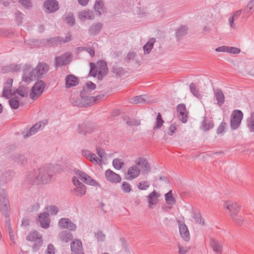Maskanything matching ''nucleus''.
<instances>
[{"label": "nucleus", "mask_w": 254, "mask_h": 254, "mask_svg": "<svg viewBox=\"0 0 254 254\" xmlns=\"http://www.w3.org/2000/svg\"><path fill=\"white\" fill-rule=\"evenodd\" d=\"M38 131V130L35 128H33V126H32L27 131V133L26 134H24L23 135L24 138H27L29 136H31V135H32L34 134H35Z\"/></svg>", "instance_id": "nucleus-64"}, {"label": "nucleus", "mask_w": 254, "mask_h": 254, "mask_svg": "<svg viewBox=\"0 0 254 254\" xmlns=\"http://www.w3.org/2000/svg\"><path fill=\"white\" fill-rule=\"evenodd\" d=\"M90 70L89 75L95 77L98 74V68L96 65L94 63H90Z\"/></svg>", "instance_id": "nucleus-50"}, {"label": "nucleus", "mask_w": 254, "mask_h": 254, "mask_svg": "<svg viewBox=\"0 0 254 254\" xmlns=\"http://www.w3.org/2000/svg\"><path fill=\"white\" fill-rule=\"evenodd\" d=\"M0 211L6 218L5 222L9 223L10 205L6 192L3 190L0 191Z\"/></svg>", "instance_id": "nucleus-3"}, {"label": "nucleus", "mask_w": 254, "mask_h": 254, "mask_svg": "<svg viewBox=\"0 0 254 254\" xmlns=\"http://www.w3.org/2000/svg\"><path fill=\"white\" fill-rule=\"evenodd\" d=\"M112 70V72L115 73L117 76L119 77H121L125 73L124 68L122 67L118 66L117 65H113Z\"/></svg>", "instance_id": "nucleus-44"}, {"label": "nucleus", "mask_w": 254, "mask_h": 254, "mask_svg": "<svg viewBox=\"0 0 254 254\" xmlns=\"http://www.w3.org/2000/svg\"><path fill=\"white\" fill-rule=\"evenodd\" d=\"M202 128L204 131L208 130L214 127L213 123L211 121L206 120L204 118L202 124Z\"/></svg>", "instance_id": "nucleus-46"}, {"label": "nucleus", "mask_w": 254, "mask_h": 254, "mask_svg": "<svg viewBox=\"0 0 254 254\" xmlns=\"http://www.w3.org/2000/svg\"><path fill=\"white\" fill-rule=\"evenodd\" d=\"M179 232L182 239L186 242H189L190 240V235L187 225L182 222L178 221Z\"/></svg>", "instance_id": "nucleus-10"}, {"label": "nucleus", "mask_w": 254, "mask_h": 254, "mask_svg": "<svg viewBox=\"0 0 254 254\" xmlns=\"http://www.w3.org/2000/svg\"><path fill=\"white\" fill-rule=\"evenodd\" d=\"M44 6L48 13H54L59 9V2L56 0H47L44 3Z\"/></svg>", "instance_id": "nucleus-7"}, {"label": "nucleus", "mask_w": 254, "mask_h": 254, "mask_svg": "<svg viewBox=\"0 0 254 254\" xmlns=\"http://www.w3.org/2000/svg\"><path fill=\"white\" fill-rule=\"evenodd\" d=\"M83 103H85L83 107H87L89 106H92L95 103V100H94V97L93 96H87L85 95L83 96Z\"/></svg>", "instance_id": "nucleus-36"}, {"label": "nucleus", "mask_w": 254, "mask_h": 254, "mask_svg": "<svg viewBox=\"0 0 254 254\" xmlns=\"http://www.w3.org/2000/svg\"><path fill=\"white\" fill-rule=\"evenodd\" d=\"M42 237L36 231L30 232L26 236V240L28 241L34 242L39 239H41Z\"/></svg>", "instance_id": "nucleus-32"}, {"label": "nucleus", "mask_w": 254, "mask_h": 254, "mask_svg": "<svg viewBox=\"0 0 254 254\" xmlns=\"http://www.w3.org/2000/svg\"><path fill=\"white\" fill-rule=\"evenodd\" d=\"M95 236L98 241H103L105 238V235L101 230H98L95 233Z\"/></svg>", "instance_id": "nucleus-60"}, {"label": "nucleus", "mask_w": 254, "mask_h": 254, "mask_svg": "<svg viewBox=\"0 0 254 254\" xmlns=\"http://www.w3.org/2000/svg\"><path fill=\"white\" fill-rule=\"evenodd\" d=\"M18 94L20 96L23 97H26L28 95V89L26 87H19L15 91H14L13 94Z\"/></svg>", "instance_id": "nucleus-41"}, {"label": "nucleus", "mask_w": 254, "mask_h": 254, "mask_svg": "<svg viewBox=\"0 0 254 254\" xmlns=\"http://www.w3.org/2000/svg\"><path fill=\"white\" fill-rule=\"evenodd\" d=\"M18 2L25 9H31L33 7L32 0H18Z\"/></svg>", "instance_id": "nucleus-47"}, {"label": "nucleus", "mask_w": 254, "mask_h": 254, "mask_svg": "<svg viewBox=\"0 0 254 254\" xmlns=\"http://www.w3.org/2000/svg\"><path fill=\"white\" fill-rule=\"evenodd\" d=\"M13 172L12 171L5 172L0 176V185L6 183L11 179Z\"/></svg>", "instance_id": "nucleus-34"}, {"label": "nucleus", "mask_w": 254, "mask_h": 254, "mask_svg": "<svg viewBox=\"0 0 254 254\" xmlns=\"http://www.w3.org/2000/svg\"><path fill=\"white\" fill-rule=\"evenodd\" d=\"M243 117V114L240 110H234L231 115L230 121L231 127L232 129H237L240 125Z\"/></svg>", "instance_id": "nucleus-5"}, {"label": "nucleus", "mask_w": 254, "mask_h": 254, "mask_svg": "<svg viewBox=\"0 0 254 254\" xmlns=\"http://www.w3.org/2000/svg\"><path fill=\"white\" fill-rule=\"evenodd\" d=\"M210 244L216 254H222V245L220 242L216 240L214 238H210Z\"/></svg>", "instance_id": "nucleus-16"}, {"label": "nucleus", "mask_w": 254, "mask_h": 254, "mask_svg": "<svg viewBox=\"0 0 254 254\" xmlns=\"http://www.w3.org/2000/svg\"><path fill=\"white\" fill-rule=\"evenodd\" d=\"M71 55L69 53H66L61 56L56 57V66H62L69 64L71 62Z\"/></svg>", "instance_id": "nucleus-6"}, {"label": "nucleus", "mask_w": 254, "mask_h": 254, "mask_svg": "<svg viewBox=\"0 0 254 254\" xmlns=\"http://www.w3.org/2000/svg\"><path fill=\"white\" fill-rule=\"evenodd\" d=\"M46 83L42 80H38L34 83L30 92L29 96L33 100L38 99L43 93Z\"/></svg>", "instance_id": "nucleus-4"}, {"label": "nucleus", "mask_w": 254, "mask_h": 254, "mask_svg": "<svg viewBox=\"0 0 254 254\" xmlns=\"http://www.w3.org/2000/svg\"><path fill=\"white\" fill-rule=\"evenodd\" d=\"M149 187V183L147 181H142L140 182L138 185V188L141 190H146Z\"/></svg>", "instance_id": "nucleus-61"}, {"label": "nucleus", "mask_w": 254, "mask_h": 254, "mask_svg": "<svg viewBox=\"0 0 254 254\" xmlns=\"http://www.w3.org/2000/svg\"><path fill=\"white\" fill-rule=\"evenodd\" d=\"M64 18L65 22L71 26H73L75 24L74 15L73 13L71 12L66 13L64 15Z\"/></svg>", "instance_id": "nucleus-37"}, {"label": "nucleus", "mask_w": 254, "mask_h": 254, "mask_svg": "<svg viewBox=\"0 0 254 254\" xmlns=\"http://www.w3.org/2000/svg\"><path fill=\"white\" fill-rule=\"evenodd\" d=\"M165 199L168 204L174 205L176 203V199L173 196L172 190H170L165 194Z\"/></svg>", "instance_id": "nucleus-38"}, {"label": "nucleus", "mask_w": 254, "mask_h": 254, "mask_svg": "<svg viewBox=\"0 0 254 254\" xmlns=\"http://www.w3.org/2000/svg\"><path fill=\"white\" fill-rule=\"evenodd\" d=\"M164 120L162 119V115L160 113H158L156 118L155 126H154L153 129L155 130L156 129L160 128L163 125Z\"/></svg>", "instance_id": "nucleus-39"}, {"label": "nucleus", "mask_w": 254, "mask_h": 254, "mask_svg": "<svg viewBox=\"0 0 254 254\" xmlns=\"http://www.w3.org/2000/svg\"><path fill=\"white\" fill-rule=\"evenodd\" d=\"M98 68V78L102 79L108 73V68L106 63L103 60L99 61L96 64Z\"/></svg>", "instance_id": "nucleus-8"}, {"label": "nucleus", "mask_w": 254, "mask_h": 254, "mask_svg": "<svg viewBox=\"0 0 254 254\" xmlns=\"http://www.w3.org/2000/svg\"><path fill=\"white\" fill-rule=\"evenodd\" d=\"M155 42V39L154 38L150 39V40L143 47L145 54H148L151 51L153 48L154 44Z\"/></svg>", "instance_id": "nucleus-33"}, {"label": "nucleus", "mask_w": 254, "mask_h": 254, "mask_svg": "<svg viewBox=\"0 0 254 254\" xmlns=\"http://www.w3.org/2000/svg\"><path fill=\"white\" fill-rule=\"evenodd\" d=\"M231 217L233 222L237 226H242L245 222V219L244 216L243 215L232 213V216Z\"/></svg>", "instance_id": "nucleus-27"}, {"label": "nucleus", "mask_w": 254, "mask_h": 254, "mask_svg": "<svg viewBox=\"0 0 254 254\" xmlns=\"http://www.w3.org/2000/svg\"><path fill=\"white\" fill-rule=\"evenodd\" d=\"M247 126L251 132H254V112L252 113L251 117L248 119Z\"/></svg>", "instance_id": "nucleus-45"}, {"label": "nucleus", "mask_w": 254, "mask_h": 254, "mask_svg": "<svg viewBox=\"0 0 254 254\" xmlns=\"http://www.w3.org/2000/svg\"><path fill=\"white\" fill-rule=\"evenodd\" d=\"M24 14L19 11H17L15 13V19L18 25L22 23L23 16Z\"/></svg>", "instance_id": "nucleus-57"}, {"label": "nucleus", "mask_w": 254, "mask_h": 254, "mask_svg": "<svg viewBox=\"0 0 254 254\" xmlns=\"http://www.w3.org/2000/svg\"><path fill=\"white\" fill-rule=\"evenodd\" d=\"M57 39V37L46 39L45 40L44 44L45 45L48 46H56L58 44Z\"/></svg>", "instance_id": "nucleus-49"}, {"label": "nucleus", "mask_w": 254, "mask_h": 254, "mask_svg": "<svg viewBox=\"0 0 254 254\" xmlns=\"http://www.w3.org/2000/svg\"><path fill=\"white\" fill-rule=\"evenodd\" d=\"M84 94L80 93V96L77 95H72L70 97V102L73 106H78L79 107H83L85 103L83 104V96Z\"/></svg>", "instance_id": "nucleus-20"}, {"label": "nucleus", "mask_w": 254, "mask_h": 254, "mask_svg": "<svg viewBox=\"0 0 254 254\" xmlns=\"http://www.w3.org/2000/svg\"><path fill=\"white\" fill-rule=\"evenodd\" d=\"M224 207L229 210L231 216L232 213L238 214L240 210V207L237 203L231 201L225 202Z\"/></svg>", "instance_id": "nucleus-14"}, {"label": "nucleus", "mask_w": 254, "mask_h": 254, "mask_svg": "<svg viewBox=\"0 0 254 254\" xmlns=\"http://www.w3.org/2000/svg\"><path fill=\"white\" fill-rule=\"evenodd\" d=\"M137 164L141 167L142 169V174L147 173L151 169L150 165L147 160L143 157L138 158V161Z\"/></svg>", "instance_id": "nucleus-18"}, {"label": "nucleus", "mask_w": 254, "mask_h": 254, "mask_svg": "<svg viewBox=\"0 0 254 254\" xmlns=\"http://www.w3.org/2000/svg\"><path fill=\"white\" fill-rule=\"evenodd\" d=\"M193 218L195 222L200 225H204L205 224L203 218L201 217L200 213H194L193 215Z\"/></svg>", "instance_id": "nucleus-52"}, {"label": "nucleus", "mask_w": 254, "mask_h": 254, "mask_svg": "<svg viewBox=\"0 0 254 254\" xmlns=\"http://www.w3.org/2000/svg\"><path fill=\"white\" fill-rule=\"evenodd\" d=\"M188 28L186 26L180 27L176 31V37L178 40H181L188 32Z\"/></svg>", "instance_id": "nucleus-30"}, {"label": "nucleus", "mask_w": 254, "mask_h": 254, "mask_svg": "<svg viewBox=\"0 0 254 254\" xmlns=\"http://www.w3.org/2000/svg\"><path fill=\"white\" fill-rule=\"evenodd\" d=\"M55 175L54 171L49 167H44L38 170L29 172L26 176L25 181L30 185L47 184L50 182Z\"/></svg>", "instance_id": "nucleus-1"}, {"label": "nucleus", "mask_w": 254, "mask_h": 254, "mask_svg": "<svg viewBox=\"0 0 254 254\" xmlns=\"http://www.w3.org/2000/svg\"><path fill=\"white\" fill-rule=\"evenodd\" d=\"M57 42H58V44H65L66 43H67L68 42H69L70 41H71V36L70 34H67L65 38H63V37H59V36H58L57 37Z\"/></svg>", "instance_id": "nucleus-48"}, {"label": "nucleus", "mask_w": 254, "mask_h": 254, "mask_svg": "<svg viewBox=\"0 0 254 254\" xmlns=\"http://www.w3.org/2000/svg\"><path fill=\"white\" fill-rule=\"evenodd\" d=\"M94 8L96 12H98V15H101L102 13L104 12V3L102 0H97L94 5Z\"/></svg>", "instance_id": "nucleus-29"}, {"label": "nucleus", "mask_w": 254, "mask_h": 254, "mask_svg": "<svg viewBox=\"0 0 254 254\" xmlns=\"http://www.w3.org/2000/svg\"><path fill=\"white\" fill-rule=\"evenodd\" d=\"M94 130V127L89 123H82L78 126V132L80 134H86L91 133Z\"/></svg>", "instance_id": "nucleus-13"}, {"label": "nucleus", "mask_w": 254, "mask_h": 254, "mask_svg": "<svg viewBox=\"0 0 254 254\" xmlns=\"http://www.w3.org/2000/svg\"><path fill=\"white\" fill-rule=\"evenodd\" d=\"M13 160L21 164H24L26 162V159L25 156L21 154H15L13 157Z\"/></svg>", "instance_id": "nucleus-51"}, {"label": "nucleus", "mask_w": 254, "mask_h": 254, "mask_svg": "<svg viewBox=\"0 0 254 254\" xmlns=\"http://www.w3.org/2000/svg\"><path fill=\"white\" fill-rule=\"evenodd\" d=\"M59 237L61 241L64 243H68L73 239L72 234L66 230L63 231L60 233Z\"/></svg>", "instance_id": "nucleus-23"}, {"label": "nucleus", "mask_w": 254, "mask_h": 254, "mask_svg": "<svg viewBox=\"0 0 254 254\" xmlns=\"http://www.w3.org/2000/svg\"><path fill=\"white\" fill-rule=\"evenodd\" d=\"M48 216L49 213L47 212L40 213L39 215V221L42 228L46 229L49 227L50 221Z\"/></svg>", "instance_id": "nucleus-17"}, {"label": "nucleus", "mask_w": 254, "mask_h": 254, "mask_svg": "<svg viewBox=\"0 0 254 254\" xmlns=\"http://www.w3.org/2000/svg\"><path fill=\"white\" fill-rule=\"evenodd\" d=\"M214 96L217 101V104L220 107L225 102V96L221 89L219 88L214 90Z\"/></svg>", "instance_id": "nucleus-22"}, {"label": "nucleus", "mask_w": 254, "mask_h": 254, "mask_svg": "<svg viewBox=\"0 0 254 254\" xmlns=\"http://www.w3.org/2000/svg\"><path fill=\"white\" fill-rule=\"evenodd\" d=\"M178 248L179 254H186L190 249V247H183L179 244L178 245Z\"/></svg>", "instance_id": "nucleus-63"}, {"label": "nucleus", "mask_w": 254, "mask_h": 254, "mask_svg": "<svg viewBox=\"0 0 254 254\" xmlns=\"http://www.w3.org/2000/svg\"><path fill=\"white\" fill-rule=\"evenodd\" d=\"M121 189L124 192L128 193L131 190V187L128 183L127 182H123Z\"/></svg>", "instance_id": "nucleus-56"}, {"label": "nucleus", "mask_w": 254, "mask_h": 254, "mask_svg": "<svg viewBox=\"0 0 254 254\" xmlns=\"http://www.w3.org/2000/svg\"><path fill=\"white\" fill-rule=\"evenodd\" d=\"M70 248L71 253L83 250L81 242L79 240H75L71 243Z\"/></svg>", "instance_id": "nucleus-31"}, {"label": "nucleus", "mask_w": 254, "mask_h": 254, "mask_svg": "<svg viewBox=\"0 0 254 254\" xmlns=\"http://www.w3.org/2000/svg\"><path fill=\"white\" fill-rule=\"evenodd\" d=\"M254 9V0H251L247 4L244 10L247 13H249Z\"/></svg>", "instance_id": "nucleus-62"}, {"label": "nucleus", "mask_w": 254, "mask_h": 254, "mask_svg": "<svg viewBox=\"0 0 254 254\" xmlns=\"http://www.w3.org/2000/svg\"><path fill=\"white\" fill-rule=\"evenodd\" d=\"M96 85L91 81L88 82L81 91V94L90 93L96 89Z\"/></svg>", "instance_id": "nucleus-26"}, {"label": "nucleus", "mask_w": 254, "mask_h": 254, "mask_svg": "<svg viewBox=\"0 0 254 254\" xmlns=\"http://www.w3.org/2000/svg\"><path fill=\"white\" fill-rule=\"evenodd\" d=\"M35 243L32 246V250L34 252H37L40 250V248L43 245V239L42 238L41 239H39L37 241H34Z\"/></svg>", "instance_id": "nucleus-55"}, {"label": "nucleus", "mask_w": 254, "mask_h": 254, "mask_svg": "<svg viewBox=\"0 0 254 254\" xmlns=\"http://www.w3.org/2000/svg\"><path fill=\"white\" fill-rule=\"evenodd\" d=\"M86 190V186L83 184H81V185L75 186V188L71 190V192L74 195L82 197L85 194Z\"/></svg>", "instance_id": "nucleus-21"}, {"label": "nucleus", "mask_w": 254, "mask_h": 254, "mask_svg": "<svg viewBox=\"0 0 254 254\" xmlns=\"http://www.w3.org/2000/svg\"><path fill=\"white\" fill-rule=\"evenodd\" d=\"M124 165V162L120 159L116 158L114 159L113 161V165L114 167L116 169H121Z\"/></svg>", "instance_id": "nucleus-54"}, {"label": "nucleus", "mask_w": 254, "mask_h": 254, "mask_svg": "<svg viewBox=\"0 0 254 254\" xmlns=\"http://www.w3.org/2000/svg\"><path fill=\"white\" fill-rule=\"evenodd\" d=\"M94 14L91 10H85L79 12V17L82 20L85 19H93L94 18Z\"/></svg>", "instance_id": "nucleus-25"}, {"label": "nucleus", "mask_w": 254, "mask_h": 254, "mask_svg": "<svg viewBox=\"0 0 254 254\" xmlns=\"http://www.w3.org/2000/svg\"><path fill=\"white\" fill-rule=\"evenodd\" d=\"M8 102L11 108L13 109H17L19 106V101L17 96L10 99Z\"/></svg>", "instance_id": "nucleus-42"}, {"label": "nucleus", "mask_w": 254, "mask_h": 254, "mask_svg": "<svg viewBox=\"0 0 254 254\" xmlns=\"http://www.w3.org/2000/svg\"><path fill=\"white\" fill-rule=\"evenodd\" d=\"M190 92L193 95L198 99L201 98V94L200 93L199 90L196 87L195 84L193 82H191L190 85Z\"/></svg>", "instance_id": "nucleus-40"}, {"label": "nucleus", "mask_w": 254, "mask_h": 254, "mask_svg": "<svg viewBox=\"0 0 254 254\" xmlns=\"http://www.w3.org/2000/svg\"><path fill=\"white\" fill-rule=\"evenodd\" d=\"M126 122V124L129 126H137L140 124L139 122L137 120H136L135 119H131L130 118H127Z\"/></svg>", "instance_id": "nucleus-59"}, {"label": "nucleus", "mask_w": 254, "mask_h": 254, "mask_svg": "<svg viewBox=\"0 0 254 254\" xmlns=\"http://www.w3.org/2000/svg\"><path fill=\"white\" fill-rule=\"evenodd\" d=\"M105 176L108 181L113 183H119L121 181L120 176L110 169H108L106 171Z\"/></svg>", "instance_id": "nucleus-12"}, {"label": "nucleus", "mask_w": 254, "mask_h": 254, "mask_svg": "<svg viewBox=\"0 0 254 254\" xmlns=\"http://www.w3.org/2000/svg\"><path fill=\"white\" fill-rule=\"evenodd\" d=\"M103 27V24L101 22H97L92 24L88 29L89 35L95 36L98 35Z\"/></svg>", "instance_id": "nucleus-15"}, {"label": "nucleus", "mask_w": 254, "mask_h": 254, "mask_svg": "<svg viewBox=\"0 0 254 254\" xmlns=\"http://www.w3.org/2000/svg\"><path fill=\"white\" fill-rule=\"evenodd\" d=\"M160 195L158 194L155 190H154L147 196L150 208H152V206H155L157 204L158 202V197Z\"/></svg>", "instance_id": "nucleus-24"}, {"label": "nucleus", "mask_w": 254, "mask_h": 254, "mask_svg": "<svg viewBox=\"0 0 254 254\" xmlns=\"http://www.w3.org/2000/svg\"><path fill=\"white\" fill-rule=\"evenodd\" d=\"M59 226L62 228H66L70 231H75L76 226L67 218H62L59 221Z\"/></svg>", "instance_id": "nucleus-9"}, {"label": "nucleus", "mask_w": 254, "mask_h": 254, "mask_svg": "<svg viewBox=\"0 0 254 254\" xmlns=\"http://www.w3.org/2000/svg\"><path fill=\"white\" fill-rule=\"evenodd\" d=\"M13 92H12L11 89H7L3 88L2 91V96L6 98V99H9L11 95H14Z\"/></svg>", "instance_id": "nucleus-58"}, {"label": "nucleus", "mask_w": 254, "mask_h": 254, "mask_svg": "<svg viewBox=\"0 0 254 254\" xmlns=\"http://www.w3.org/2000/svg\"><path fill=\"white\" fill-rule=\"evenodd\" d=\"M177 111L179 113L180 119L183 123H186L188 120V114L186 106L184 104H179L177 106Z\"/></svg>", "instance_id": "nucleus-11"}, {"label": "nucleus", "mask_w": 254, "mask_h": 254, "mask_svg": "<svg viewBox=\"0 0 254 254\" xmlns=\"http://www.w3.org/2000/svg\"><path fill=\"white\" fill-rule=\"evenodd\" d=\"M21 66L20 64H11L8 66H4L2 68L3 71L6 72H17L20 70Z\"/></svg>", "instance_id": "nucleus-35"}, {"label": "nucleus", "mask_w": 254, "mask_h": 254, "mask_svg": "<svg viewBox=\"0 0 254 254\" xmlns=\"http://www.w3.org/2000/svg\"><path fill=\"white\" fill-rule=\"evenodd\" d=\"M140 170L136 165L131 166L128 169V175H129L130 178L131 179L137 177L140 175Z\"/></svg>", "instance_id": "nucleus-28"}, {"label": "nucleus", "mask_w": 254, "mask_h": 254, "mask_svg": "<svg viewBox=\"0 0 254 254\" xmlns=\"http://www.w3.org/2000/svg\"><path fill=\"white\" fill-rule=\"evenodd\" d=\"M85 183L93 186H99V184L94 180L92 179L89 175L84 178L83 181Z\"/></svg>", "instance_id": "nucleus-53"}, {"label": "nucleus", "mask_w": 254, "mask_h": 254, "mask_svg": "<svg viewBox=\"0 0 254 254\" xmlns=\"http://www.w3.org/2000/svg\"><path fill=\"white\" fill-rule=\"evenodd\" d=\"M145 96V95L136 96L130 99V102L132 104L145 103L146 102V99L144 98Z\"/></svg>", "instance_id": "nucleus-43"}, {"label": "nucleus", "mask_w": 254, "mask_h": 254, "mask_svg": "<svg viewBox=\"0 0 254 254\" xmlns=\"http://www.w3.org/2000/svg\"><path fill=\"white\" fill-rule=\"evenodd\" d=\"M49 70L48 65L45 63H40L35 69H33L28 74L23 76L22 80L25 82H31L34 78H40L41 75Z\"/></svg>", "instance_id": "nucleus-2"}, {"label": "nucleus", "mask_w": 254, "mask_h": 254, "mask_svg": "<svg viewBox=\"0 0 254 254\" xmlns=\"http://www.w3.org/2000/svg\"><path fill=\"white\" fill-rule=\"evenodd\" d=\"M78 78L75 76L69 74L65 77V86L66 88L75 86L78 84Z\"/></svg>", "instance_id": "nucleus-19"}]
</instances>
